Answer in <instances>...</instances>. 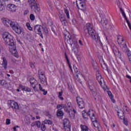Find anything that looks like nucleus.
Segmentation results:
<instances>
[{
	"mask_svg": "<svg viewBox=\"0 0 131 131\" xmlns=\"http://www.w3.org/2000/svg\"><path fill=\"white\" fill-rule=\"evenodd\" d=\"M86 29L88 31L89 35H90L93 39L95 40L98 43H102L101 40H100V37L97 33H96V31L94 29V27L90 23H88L86 25Z\"/></svg>",
	"mask_w": 131,
	"mask_h": 131,
	"instance_id": "1",
	"label": "nucleus"
},
{
	"mask_svg": "<svg viewBox=\"0 0 131 131\" xmlns=\"http://www.w3.org/2000/svg\"><path fill=\"white\" fill-rule=\"evenodd\" d=\"M124 41V39L123 38V36L121 35L118 36V45L120 46V47L122 51H123V52L127 53L129 62L131 63V52L129 51V50H128V48H127V46H126V43Z\"/></svg>",
	"mask_w": 131,
	"mask_h": 131,
	"instance_id": "2",
	"label": "nucleus"
},
{
	"mask_svg": "<svg viewBox=\"0 0 131 131\" xmlns=\"http://www.w3.org/2000/svg\"><path fill=\"white\" fill-rule=\"evenodd\" d=\"M2 37L6 45L9 46V47H12V46H14V40L13 39V36L9 32H4L2 35Z\"/></svg>",
	"mask_w": 131,
	"mask_h": 131,
	"instance_id": "3",
	"label": "nucleus"
},
{
	"mask_svg": "<svg viewBox=\"0 0 131 131\" xmlns=\"http://www.w3.org/2000/svg\"><path fill=\"white\" fill-rule=\"evenodd\" d=\"M28 3L31 10L35 13H38L40 11V8L37 4V0H28Z\"/></svg>",
	"mask_w": 131,
	"mask_h": 131,
	"instance_id": "4",
	"label": "nucleus"
},
{
	"mask_svg": "<svg viewBox=\"0 0 131 131\" xmlns=\"http://www.w3.org/2000/svg\"><path fill=\"white\" fill-rule=\"evenodd\" d=\"M96 78L99 82V83L101 85L102 89L106 91V90L108 89V87L105 84V82L104 81V79L102 77L101 74L99 72H96Z\"/></svg>",
	"mask_w": 131,
	"mask_h": 131,
	"instance_id": "5",
	"label": "nucleus"
},
{
	"mask_svg": "<svg viewBox=\"0 0 131 131\" xmlns=\"http://www.w3.org/2000/svg\"><path fill=\"white\" fill-rule=\"evenodd\" d=\"M2 21L5 26H6L7 27L10 26V27L12 28L13 25H15V24L16 23V22L13 21L7 18H2Z\"/></svg>",
	"mask_w": 131,
	"mask_h": 131,
	"instance_id": "6",
	"label": "nucleus"
},
{
	"mask_svg": "<svg viewBox=\"0 0 131 131\" xmlns=\"http://www.w3.org/2000/svg\"><path fill=\"white\" fill-rule=\"evenodd\" d=\"M42 29V26L37 25L34 27V30L36 33L39 34L41 38H43V36H42V33H41V30Z\"/></svg>",
	"mask_w": 131,
	"mask_h": 131,
	"instance_id": "7",
	"label": "nucleus"
},
{
	"mask_svg": "<svg viewBox=\"0 0 131 131\" xmlns=\"http://www.w3.org/2000/svg\"><path fill=\"white\" fill-rule=\"evenodd\" d=\"M9 50L11 53H12L13 56L15 57V58H19V55H18V52H17V49H16V46H15L14 43L13 46L9 47Z\"/></svg>",
	"mask_w": 131,
	"mask_h": 131,
	"instance_id": "8",
	"label": "nucleus"
},
{
	"mask_svg": "<svg viewBox=\"0 0 131 131\" xmlns=\"http://www.w3.org/2000/svg\"><path fill=\"white\" fill-rule=\"evenodd\" d=\"M8 104L11 108H12V109H15L16 110L19 109L18 103L14 101H8Z\"/></svg>",
	"mask_w": 131,
	"mask_h": 131,
	"instance_id": "9",
	"label": "nucleus"
},
{
	"mask_svg": "<svg viewBox=\"0 0 131 131\" xmlns=\"http://www.w3.org/2000/svg\"><path fill=\"white\" fill-rule=\"evenodd\" d=\"M64 128L66 131H70V121L67 119L63 120Z\"/></svg>",
	"mask_w": 131,
	"mask_h": 131,
	"instance_id": "10",
	"label": "nucleus"
},
{
	"mask_svg": "<svg viewBox=\"0 0 131 131\" xmlns=\"http://www.w3.org/2000/svg\"><path fill=\"white\" fill-rule=\"evenodd\" d=\"M12 28L13 30L15 31L16 33H17V34H21V32H22V29H21V27L19 26V25L17 24V23H15V25H13Z\"/></svg>",
	"mask_w": 131,
	"mask_h": 131,
	"instance_id": "11",
	"label": "nucleus"
},
{
	"mask_svg": "<svg viewBox=\"0 0 131 131\" xmlns=\"http://www.w3.org/2000/svg\"><path fill=\"white\" fill-rule=\"evenodd\" d=\"M17 6V4H16V5H15L14 4H9L7 6V10H8V11H9L10 12L14 13V12H15L17 10V7H19Z\"/></svg>",
	"mask_w": 131,
	"mask_h": 131,
	"instance_id": "12",
	"label": "nucleus"
},
{
	"mask_svg": "<svg viewBox=\"0 0 131 131\" xmlns=\"http://www.w3.org/2000/svg\"><path fill=\"white\" fill-rule=\"evenodd\" d=\"M38 74L41 83H42V84H47V79L46 78V76L45 75V74L40 73V71H38Z\"/></svg>",
	"mask_w": 131,
	"mask_h": 131,
	"instance_id": "13",
	"label": "nucleus"
},
{
	"mask_svg": "<svg viewBox=\"0 0 131 131\" xmlns=\"http://www.w3.org/2000/svg\"><path fill=\"white\" fill-rule=\"evenodd\" d=\"M71 41H72V39H71V38H69V39L68 40V43H70L71 47H72V51H73V52L75 53V51H74V50L77 47V42H74L72 43Z\"/></svg>",
	"mask_w": 131,
	"mask_h": 131,
	"instance_id": "14",
	"label": "nucleus"
},
{
	"mask_svg": "<svg viewBox=\"0 0 131 131\" xmlns=\"http://www.w3.org/2000/svg\"><path fill=\"white\" fill-rule=\"evenodd\" d=\"M91 91L92 93L93 96L95 97V99L96 100L97 99L96 98H98V97L100 96V90H99V89H91Z\"/></svg>",
	"mask_w": 131,
	"mask_h": 131,
	"instance_id": "15",
	"label": "nucleus"
},
{
	"mask_svg": "<svg viewBox=\"0 0 131 131\" xmlns=\"http://www.w3.org/2000/svg\"><path fill=\"white\" fill-rule=\"evenodd\" d=\"M95 111L92 110H89V111L88 112V116H90L91 120H95V119L97 118L95 115Z\"/></svg>",
	"mask_w": 131,
	"mask_h": 131,
	"instance_id": "16",
	"label": "nucleus"
},
{
	"mask_svg": "<svg viewBox=\"0 0 131 131\" xmlns=\"http://www.w3.org/2000/svg\"><path fill=\"white\" fill-rule=\"evenodd\" d=\"M59 19L61 21L62 25L65 26L66 24H67V20L66 19V17L64 14H61L59 16Z\"/></svg>",
	"mask_w": 131,
	"mask_h": 131,
	"instance_id": "17",
	"label": "nucleus"
},
{
	"mask_svg": "<svg viewBox=\"0 0 131 131\" xmlns=\"http://www.w3.org/2000/svg\"><path fill=\"white\" fill-rule=\"evenodd\" d=\"M120 11L121 13H122V15L123 17L124 18L125 20H126V22L128 24V26L129 27V29L131 30V26H130V23H129V21H128V20H127V17H126V15H125V12L123 11V9H120Z\"/></svg>",
	"mask_w": 131,
	"mask_h": 131,
	"instance_id": "18",
	"label": "nucleus"
},
{
	"mask_svg": "<svg viewBox=\"0 0 131 131\" xmlns=\"http://www.w3.org/2000/svg\"><path fill=\"white\" fill-rule=\"evenodd\" d=\"M63 108L64 109V111H68V107H67V106L65 104H60L57 106V109L58 110H62Z\"/></svg>",
	"mask_w": 131,
	"mask_h": 131,
	"instance_id": "19",
	"label": "nucleus"
},
{
	"mask_svg": "<svg viewBox=\"0 0 131 131\" xmlns=\"http://www.w3.org/2000/svg\"><path fill=\"white\" fill-rule=\"evenodd\" d=\"M2 60L3 62L2 63V66L6 70L8 68V60H7V59L5 57L2 58Z\"/></svg>",
	"mask_w": 131,
	"mask_h": 131,
	"instance_id": "20",
	"label": "nucleus"
},
{
	"mask_svg": "<svg viewBox=\"0 0 131 131\" xmlns=\"http://www.w3.org/2000/svg\"><path fill=\"white\" fill-rule=\"evenodd\" d=\"M30 82L31 83V86H32L34 90H35V84L37 82L36 80H35L34 78H31L30 79Z\"/></svg>",
	"mask_w": 131,
	"mask_h": 131,
	"instance_id": "21",
	"label": "nucleus"
},
{
	"mask_svg": "<svg viewBox=\"0 0 131 131\" xmlns=\"http://www.w3.org/2000/svg\"><path fill=\"white\" fill-rule=\"evenodd\" d=\"M66 112H68L70 116L71 117H74L75 116V114H76V111H75L74 109L69 110V108H68V111H66Z\"/></svg>",
	"mask_w": 131,
	"mask_h": 131,
	"instance_id": "22",
	"label": "nucleus"
},
{
	"mask_svg": "<svg viewBox=\"0 0 131 131\" xmlns=\"http://www.w3.org/2000/svg\"><path fill=\"white\" fill-rule=\"evenodd\" d=\"M6 8V4L0 1V12L5 11Z\"/></svg>",
	"mask_w": 131,
	"mask_h": 131,
	"instance_id": "23",
	"label": "nucleus"
},
{
	"mask_svg": "<svg viewBox=\"0 0 131 131\" xmlns=\"http://www.w3.org/2000/svg\"><path fill=\"white\" fill-rule=\"evenodd\" d=\"M107 23L108 21L107 20V19L105 18L101 19V24L102 25L103 27H106Z\"/></svg>",
	"mask_w": 131,
	"mask_h": 131,
	"instance_id": "24",
	"label": "nucleus"
},
{
	"mask_svg": "<svg viewBox=\"0 0 131 131\" xmlns=\"http://www.w3.org/2000/svg\"><path fill=\"white\" fill-rule=\"evenodd\" d=\"M93 122V125H94L95 127H99L100 126V124L98 122V120H97V118H95L94 120H92Z\"/></svg>",
	"mask_w": 131,
	"mask_h": 131,
	"instance_id": "25",
	"label": "nucleus"
},
{
	"mask_svg": "<svg viewBox=\"0 0 131 131\" xmlns=\"http://www.w3.org/2000/svg\"><path fill=\"white\" fill-rule=\"evenodd\" d=\"M123 110L124 112H125L127 114H129L130 113V110H129V108H128L126 105H124L123 107Z\"/></svg>",
	"mask_w": 131,
	"mask_h": 131,
	"instance_id": "26",
	"label": "nucleus"
},
{
	"mask_svg": "<svg viewBox=\"0 0 131 131\" xmlns=\"http://www.w3.org/2000/svg\"><path fill=\"white\" fill-rule=\"evenodd\" d=\"M80 128H81V131H89V127H88L85 125L81 124L80 125Z\"/></svg>",
	"mask_w": 131,
	"mask_h": 131,
	"instance_id": "27",
	"label": "nucleus"
},
{
	"mask_svg": "<svg viewBox=\"0 0 131 131\" xmlns=\"http://www.w3.org/2000/svg\"><path fill=\"white\" fill-rule=\"evenodd\" d=\"M113 52L116 56H117V55H119V51L116 46L114 47V48H113Z\"/></svg>",
	"mask_w": 131,
	"mask_h": 131,
	"instance_id": "28",
	"label": "nucleus"
},
{
	"mask_svg": "<svg viewBox=\"0 0 131 131\" xmlns=\"http://www.w3.org/2000/svg\"><path fill=\"white\" fill-rule=\"evenodd\" d=\"M65 56H66V59L67 60V62L68 64H69V66L70 68V69L71 70V72H72L73 70H72V68L71 67V65H70V61L69 60V59H68V56H67V54L65 53Z\"/></svg>",
	"mask_w": 131,
	"mask_h": 131,
	"instance_id": "29",
	"label": "nucleus"
},
{
	"mask_svg": "<svg viewBox=\"0 0 131 131\" xmlns=\"http://www.w3.org/2000/svg\"><path fill=\"white\" fill-rule=\"evenodd\" d=\"M107 94L109 97H110L112 102H113V103H115V100H114V99L113 98L114 96H113V95H112V93H111V92L110 91H108L107 92Z\"/></svg>",
	"mask_w": 131,
	"mask_h": 131,
	"instance_id": "30",
	"label": "nucleus"
},
{
	"mask_svg": "<svg viewBox=\"0 0 131 131\" xmlns=\"http://www.w3.org/2000/svg\"><path fill=\"white\" fill-rule=\"evenodd\" d=\"M39 89L40 90V91H41V92H43V95H47V94H48V91H46L45 89H43L42 87L41 86V85H40V84H39Z\"/></svg>",
	"mask_w": 131,
	"mask_h": 131,
	"instance_id": "31",
	"label": "nucleus"
},
{
	"mask_svg": "<svg viewBox=\"0 0 131 131\" xmlns=\"http://www.w3.org/2000/svg\"><path fill=\"white\" fill-rule=\"evenodd\" d=\"M25 89V86L23 85L22 84H19L18 89H17V92H20V90H21V91H24Z\"/></svg>",
	"mask_w": 131,
	"mask_h": 131,
	"instance_id": "32",
	"label": "nucleus"
},
{
	"mask_svg": "<svg viewBox=\"0 0 131 131\" xmlns=\"http://www.w3.org/2000/svg\"><path fill=\"white\" fill-rule=\"evenodd\" d=\"M82 117H83V118H84L85 119H86V118H88V115H88V113H86V112H85V111H83L82 112Z\"/></svg>",
	"mask_w": 131,
	"mask_h": 131,
	"instance_id": "33",
	"label": "nucleus"
},
{
	"mask_svg": "<svg viewBox=\"0 0 131 131\" xmlns=\"http://www.w3.org/2000/svg\"><path fill=\"white\" fill-rule=\"evenodd\" d=\"M64 115V113L61 110H58L57 112V116H63Z\"/></svg>",
	"mask_w": 131,
	"mask_h": 131,
	"instance_id": "34",
	"label": "nucleus"
},
{
	"mask_svg": "<svg viewBox=\"0 0 131 131\" xmlns=\"http://www.w3.org/2000/svg\"><path fill=\"white\" fill-rule=\"evenodd\" d=\"M64 13L67 15V17L68 19L70 18V16L69 15V10L67 9H64Z\"/></svg>",
	"mask_w": 131,
	"mask_h": 131,
	"instance_id": "35",
	"label": "nucleus"
},
{
	"mask_svg": "<svg viewBox=\"0 0 131 131\" xmlns=\"http://www.w3.org/2000/svg\"><path fill=\"white\" fill-rule=\"evenodd\" d=\"M79 108L80 109H83V108L84 107V103L83 102H79L78 103Z\"/></svg>",
	"mask_w": 131,
	"mask_h": 131,
	"instance_id": "36",
	"label": "nucleus"
},
{
	"mask_svg": "<svg viewBox=\"0 0 131 131\" xmlns=\"http://www.w3.org/2000/svg\"><path fill=\"white\" fill-rule=\"evenodd\" d=\"M26 26L28 29H29V30H30L31 31H32V30L33 29L32 27H31V26H30V24H29V23H27L26 24Z\"/></svg>",
	"mask_w": 131,
	"mask_h": 131,
	"instance_id": "37",
	"label": "nucleus"
},
{
	"mask_svg": "<svg viewBox=\"0 0 131 131\" xmlns=\"http://www.w3.org/2000/svg\"><path fill=\"white\" fill-rule=\"evenodd\" d=\"M63 94V92H59V94H58V98L61 100V101H63V100H64V98H63L62 97V95Z\"/></svg>",
	"mask_w": 131,
	"mask_h": 131,
	"instance_id": "38",
	"label": "nucleus"
},
{
	"mask_svg": "<svg viewBox=\"0 0 131 131\" xmlns=\"http://www.w3.org/2000/svg\"><path fill=\"white\" fill-rule=\"evenodd\" d=\"M0 84L1 85L5 86L7 84V81L5 80H2L0 81Z\"/></svg>",
	"mask_w": 131,
	"mask_h": 131,
	"instance_id": "39",
	"label": "nucleus"
},
{
	"mask_svg": "<svg viewBox=\"0 0 131 131\" xmlns=\"http://www.w3.org/2000/svg\"><path fill=\"white\" fill-rule=\"evenodd\" d=\"M117 5L118 7L119 8L120 10H121V9H122V5L121 4V2H120V1H118L117 2Z\"/></svg>",
	"mask_w": 131,
	"mask_h": 131,
	"instance_id": "40",
	"label": "nucleus"
},
{
	"mask_svg": "<svg viewBox=\"0 0 131 131\" xmlns=\"http://www.w3.org/2000/svg\"><path fill=\"white\" fill-rule=\"evenodd\" d=\"M84 41V40L83 39V38H81L79 40V43L80 45V46H83V42Z\"/></svg>",
	"mask_w": 131,
	"mask_h": 131,
	"instance_id": "41",
	"label": "nucleus"
},
{
	"mask_svg": "<svg viewBox=\"0 0 131 131\" xmlns=\"http://www.w3.org/2000/svg\"><path fill=\"white\" fill-rule=\"evenodd\" d=\"M45 124H52V123H53V122H52V121L50 120H45Z\"/></svg>",
	"mask_w": 131,
	"mask_h": 131,
	"instance_id": "42",
	"label": "nucleus"
},
{
	"mask_svg": "<svg viewBox=\"0 0 131 131\" xmlns=\"http://www.w3.org/2000/svg\"><path fill=\"white\" fill-rule=\"evenodd\" d=\"M76 100H77V103H81V102H83L82 98H81L79 97H77Z\"/></svg>",
	"mask_w": 131,
	"mask_h": 131,
	"instance_id": "43",
	"label": "nucleus"
},
{
	"mask_svg": "<svg viewBox=\"0 0 131 131\" xmlns=\"http://www.w3.org/2000/svg\"><path fill=\"white\" fill-rule=\"evenodd\" d=\"M24 91H25V92H28V93H30V92H31L30 88L27 86H25V89Z\"/></svg>",
	"mask_w": 131,
	"mask_h": 131,
	"instance_id": "44",
	"label": "nucleus"
},
{
	"mask_svg": "<svg viewBox=\"0 0 131 131\" xmlns=\"http://www.w3.org/2000/svg\"><path fill=\"white\" fill-rule=\"evenodd\" d=\"M30 19L32 20V21H34V20H35V16H34V15L31 14L30 15Z\"/></svg>",
	"mask_w": 131,
	"mask_h": 131,
	"instance_id": "45",
	"label": "nucleus"
},
{
	"mask_svg": "<svg viewBox=\"0 0 131 131\" xmlns=\"http://www.w3.org/2000/svg\"><path fill=\"white\" fill-rule=\"evenodd\" d=\"M15 2H16V5H17V7H20L21 6V1L20 0H14Z\"/></svg>",
	"mask_w": 131,
	"mask_h": 131,
	"instance_id": "46",
	"label": "nucleus"
},
{
	"mask_svg": "<svg viewBox=\"0 0 131 131\" xmlns=\"http://www.w3.org/2000/svg\"><path fill=\"white\" fill-rule=\"evenodd\" d=\"M46 125L43 124H42L41 125V130L42 131H45L46 130Z\"/></svg>",
	"mask_w": 131,
	"mask_h": 131,
	"instance_id": "47",
	"label": "nucleus"
},
{
	"mask_svg": "<svg viewBox=\"0 0 131 131\" xmlns=\"http://www.w3.org/2000/svg\"><path fill=\"white\" fill-rule=\"evenodd\" d=\"M36 124L37 126V127H40V122L39 121H37L36 122Z\"/></svg>",
	"mask_w": 131,
	"mask_h": 131,
	"instance_id": "48",
	"label": "nucleus"
},
{
	"mask_svg": "<svg viewBox=\"0 0 131 131\" xmlns=\"http://www.w3.org/2000/svg\"><path fill=\"white\" fill-rule=\"evenodd\" d=\"M80 7H82V8H84V6H85V4L83 2H80Z\"/></svg>",
	"mask_w": 131,
	"mask_h": 131,
	"instance_id": "49",
	"label": "nucleus"
},
{
	"mask_svg": "<svg viewBox=\"0 0 131 131\" xmlns=\"http://www.w3.org/2000/svg\"><path fill=\"white\" fill-rule=\"evenodd\" d=\"M11 124V120L9 119H7L6 120V124Z\"/></svg>",
	"mask_w": 131,
	"mask_h": 131,
	"instance_id": "50",
	"label": "nucleus"
},
{
	"mask_svg": "<svg viewBox=\"0 0 131 131\" xmlns=\"http://www.w3.org/2000/svg\"><path fill=\"white\" fill-rule=\"evenodd\" d=\"M67 105L69 108H71L72 107V104H71V102H69L67 103Z\"/></svg>",
	"mask_w": 131,
	"mask_h": 131,
	"instance_id": "51",
	"label": "nucleus"
},
{
	"mask_svg": "<svg viewBox=\"0 0 131 131\" xmlns=\"http://www.w3.org/2000/svg\"><path fill=\"white\" fill-rule=\"evenodd\" d=\"M30 67H31V68H34V67H35V63L34 62L33 63H30Z\"/></svg>",
	"mask_w": 131,
	"mask_h": 131,
	"instance_id": "52",
	"label": "nucleus"
},
{
	"mask_svg": "<svg viewBox=\"0 0 131 131\" xmlns=\"http://www.w3.org/2000/svg\"><path fill=\"white\" fill-rule=\"evenodd\" d=\"M92 65L93 67H97V62H96V61H94L92 62Z\"/></svg>",
	"mask_w": 131,
	"mask_h": 131,
	"instance_id": "53",
	"label": "nucleus"
},
{
	"mask_svg": "<svg viewBox=\"0 0 131 131\" xmlns=\"http://www.w3.org/2000/svg\"><path fill=\"white\" fill-rule=\"evenodd\" d=\"M123 123L125 125H128V123H127V121H125V120H123Z\"/></svg>",
	"mask_w": 131,
	"mask_h": 131,
	"instance_id": "54",
	"label": "nucleus"
},
{
	"mask_svg": "<svg viewBox=\"0 0 131 131\" xmlns=\"http://www.w3.org/2000/svg\"><path fill=\"white\" fill-rule=\"evenodd\" d=\"M9 73H11V74H14V71L13 70H10Z\"/></svg>",
	"mask_w": 131,
	"mask_h": 131,
	"instance_id": "55",
	"label": "nucleus"
},
{
	"mask_svg": "<svg viewBox=\"0 0 131 131\" xmlns=\"http://www.w3.org/2000/svg\"><path fill=\"white\" fill-rule=\"evenodd\" d=\"M102 66V68H103L104 69H105V70H107V66H106L105 65H104V66H105V68H104L103 67V66Z\"/></svg>",
	"mask_w": 131,
	"mask_h": 131,
	"instance_id": "56",
	"label": "nucleus"
},
{
	"mask_svg": "<svg viewBox=\"0 0 131 131\" xmlns=\"http://www.w3.org/2000/svg\"><path fill=\"white\" fill-rule=\"evenodd\" d=\"M52 128L53 130L57 131V129L56 128L52 127Z\"/></svg>",
	"mask_w": 131,
	"mask_h": 131,
	"instance_id": "57",
	"label": "nucleus"
},
{
	"mask_svg": "<svg viewBox=\"0 0 131 131\" xmlns=\"http://www.w3.org/2000/svg\"><path fill=\"white\" fill-rule=\"evenodd\" d=\"M75 72H76V73H77V72H78V69H77V68H76V69H75Z\"/></svg>",
	"mask_w": 131,
	"mask_h": 131,
	"instance_id": "58",
	"label": "nucleus"
},
{
	"mask_svg": "<svg viewBox=\"0 0 131 131\" xmlns=\"http://www.w3.org/2000/svg\"><path fill=\"white\" fill-rule=\"evenodd\" d=\"M35 124H36V122H35V123H32L31 126H34V125H35Z\"/></svg>",
	"mask_w": 131,
	"mask_h": 131,
	"instance_id": "59",
	"label": "nucleus"
},
{
	"mask_svg": "<svg viewBox=\"0 0 131 131\" xmlns=\"http://www.w3.org/2000/svg\"><path fill=\"white\" fill-rule=\"evenodd\" d=\"M6 76H7L8 77H10V76H11V75H10V74H6Z\"/></svg>",
	"mask_w": 131,
	"mask_h": 131,
	"instance_id": "60",
	"label": "nucleus"
},
{
	"mask_svg": "<svg viewBox=\"0 0 131 131\" xmlns=\"http://www.w3.org/2000/svg\"><path fill=\"white\" fill-rule=\"evenodd\" d=\"M17 41H18V42H19V43H20V45H22V42L21 41H20V40H17Z\"/></svg>",
	"mask_w": 131,
	"mask_h": 131,
	"instance_id": "61",
	"label": "nucleus"
},
{
	"mask_svg": "<svg viewBox=\"0 0 131 131\" xmlns=\"http://www.w3.org/2000/svg\"><path fill=\"white\" fill-rule=\"evenodd\" d=\"M36 119H39V117L37 116V117H36Z\"/></svg>",
	"mask_w": 131,
	"mask_h": 131,
	"instance_id": "62",
	"label": "nucleus"
},
{
	"mask_svg": "<svg viewBox=\"0 0 131 131\" xmlns=\"http://www.w3.org/2000/svg\"><path fill=\"white\" fill-rule=\"evenodd\" d=\"M118 115L119 116V112H118Z\"/></svg>",
	"mask_w": 131,
	"mask_h": 131,
	"instance_id": "63",
	"label": "nucleus"
},
{
	"mask_svg": "<svg viewBox=\"0 0 131 131\" xmlns=\"http://www.w3.org/2000/svg\"><path fill=\"white\" fill-rule=\"evenodd\" d=\"M76 77L77 78H78V75H76Z\"/></svg>",
	"mask_w": 131,
	"mask_h": 131,
	"instance_id": "64",
	"label": "nucleus"
}]
</instances>
